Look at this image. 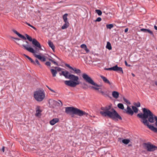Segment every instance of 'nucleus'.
Returning <instances> with one entry per match:
<instances>
[{"label":"nucleus","mask_w":157,"mask_h":157,"mask_svg":"<svg viewBox=\"0 0 157 157\" xmlns=\"http://www.w3.org/2000/svg\"><path fill=\"white\" fill-rule=\"evenodd\" d=\"M60 102H61V105H62V103L61 102V101H60Z\"/></svg>","instance_id":"55"},{"label":"nucleus","mask_w":157,"mask_h":157,"mask_svg":"<svg viewBox=\"0 0 157 157\" xmlns=\"http://www.w3.org/2000/svg\"><path fill=\"white\" fill-rule=\"evenodd\" d=\"M112 95L114 98L117 99L119 97V93L117 91H113L112 92Z\"/></svg>","instance_id":"20"},{"label":"nucleus","mask_w":157,"mask_h":157,"mask_svg":"<svg viewBox=\"0 0 157 157\" xmlns=\"http://www.w3.org/2000/svg\"><path fill=\"white\" fill-rule=\"evenodd\" d=\"M98 91L101 93L102 95H104L105 97L108 96V95L107 94H105L103 91H102L101 89H100L98 90Z\"/></svg>","instance_id":"28"},{"label":"nucleus","mask_w":157,"mask_h":157,"mask_svg":"<svg viewBox=\"0 0 157 157\" xmlns=\"http://www.w3.org/2000/svg\"><path fill=\"white\" fill-rule=\"evenodd\" d=\"M128 31V29L127 28L126 29H125L124 30V32L125 33H126Z\"/></svg>","instance_id":"46"},{"label":"nucleus","mask_w":157,"mask_h":157,"mask_svg":"<svg viewBox=\"0 0 157 157\" xmlns=\"http://www.w3.org/2000/svg\"><path fill=\"white\" fill-rule=\"evenodd\" d=\"M26 37L27 39L30 41H32V44L33 45H34L35 46L38 47L40 49L41 48V45L40 43L35 39H33V40L32 38L29 36L27 34H25Z\"/></svg>","instance_id":"7"},{"label":"nucleus","mask_w":157,"mask_h":157,"mask_svg":"<svg viewBox=\"0 0 157 157\" xmlns=\"http://www.w3.org/2000/svg\"><path fill=\"white\" fill-rule=\"evenodd\" d=\"M34 97L37 101H42L45 98V94L44 90H39L35 91L34 93Z\"/></svg>","instance_id":"5"},{"label":"nucleus","mask_w":157,"mask_h":157,"mask_svg":"<svg viewBox=\"0 0 157 157\" xmlns=\"http://www.w3.org/2000/svg\"><path fill=\"white\" fill-rule=\"evenodd\" d=\"M48 43L49 47H50L54 51L55 49V47L52 42L51 40H49L48 41Z\"/></svg>","instance_id":"21"},{"label":"nucleus","mask_w":157,"mask_h":157,"mask_svg":"<svg viewBox=\"0 0 157 157\" xmlns=\"http://www.w3.org/2000/svg\"><path fill=\"white\" fill-rule=\"evenodd\" d=\"M34 55L35 57L40 60L44 62L46 61L45 58L43 56H41L40 55H37L36 54H34Z\"/></svg>","instance_id":"15"},{"label":"nucleus","mask_w":157,"mask_h":157,"mask_svg":"<svg viewBox=\"0 0 157 157\" xmlns=\"http://www.w3.org/2000/svg\"><path fill=\"white\" fill-rule=\"evenodd\" d=\"M55 68L57 70L59 71H61V70L62 69V68H61L60 67H55Z\"/></svg>","instance_id":"37"},{"label":"nucleus","mask_w":157,"mask_h":157,"mask_svg":"<svg viewBox=\"0 0 157 157\" xmlns=\"http://www.w3.org/2000/svg\"><path fill=\"white\" fill-rule=\"evenodd\" d=\"M92 88L95 90H98L100 89V88H97L96 87H94V86L92 87Z\"/></svg>","instance_id":"40"},{"label":"nucleus","mask_w":157,"mask_h":157,"mask_svg":"<svg viewBox=\"0 0 157 157\" xmlns=\"http://www.w3.org/2000/svg\"><path fill=\"white\" fill-rule=\"evenodd\" d=\"M53 101L54 102V103L56 104V105H58V104H59L60 105V104H59V102H57L56 101H55L54 100Z\"/></svg>","instance_id":"41"},{"label":"nucleus","mask_w":157,"mask_h":157,"mask_svg":"<svg viewBox=\"0 0 157 157\" xmlns=\"http://www.w3.org/2000/svg\"><path fill=\"white\" fill-rule=\"evenodd\" d=\"M123 99L124 101L125 102H126V103H127V104H128L129 105L130 104V102L127 99L125 98L124 97L123 98Z\"/></svg>","instance_id":"32"},{"label":"nucleus","mask_w":157,"mask_h":157,"mask_svg":"<svg viewBox=\"0 0 157 157\" xmlns=\"http://www.w3.org/2000/svg\"><path fill=\"white\" fill-rule=\"evenodd\" d=\"M23 56H25L31 62V63H33L34 64H36V63L31 58L29 57L28 56L24 54Z\"/></svg>","instance_id":"22"},{"label":"nucleus","mask_w":157,"mask_h":157,"mask_svg":"<svg viewBox=\"0 0 157 157\" xmlns=\"http://www.w3.org/2000/svg\"><path fill=\"white\" fill-rule=\"evenodd\" d=\"M101 109L102 111H100V113L103 116H108L113 120L117 119V120L118 119L121 120L122 119L121 117L115 110L113 108L111 109L110 105L102 107L101 108Z\"/></svg>","instance_id":"2"},{"label":"nucleus","mask_w":157,"mask_h":157,"mask_svg":"<svg viewBox=\"0 0 157 157\" xmlns=\"http://www.w3.org/2000/svg\"><path fill=\"white\" fill-rule=\"evenodd\" d=\"M154 28H155V29L156 30H157V26H156L155 25L154 26Z\"/></svg>","instance_id":"51"},{"label":"nucleus","mask_w":157,"mask_h":157,"mask_svg":"<svg viewBox=\"0 0 157 157\" xmlns=\"http://www.w3.org/2000/svg\"><path fill=\"white\" fill-rule=\"evenodd\" d=\"M26 42L27 43V44H28V42L27 41H26Z\"/></svg>","instance_id":"56"},{"label":"nucleus","mask_w":157,"mask_h":157,"mask_svg":"<svg viewBox=\"0 0 157 157\" xmlns=\"http://www.w3.org/2000/svg\"><path fill=\"white\" fill-rule=\"evenodd\" d=\"M95 12L98 14L99 16H101L102 14V12L99 10H95Z\"/></svg>","instance_id":"30"},{"label":"nucleus","mask_w":157,"mask_h":157,"mask_svg":"<svg viewBox=\"0 0 157 157\" xmlns=\"http://www.w3.org/2000/svg\"><path fill=\"white\" fill-rule=\"evenodd\" d=\"M50 70L52 73V76L53 77H56L57 74V72L56 70L52 69H51Z\"/></svg>","instance_id":"23"},{"label":"nucleus","mask_w":157,"mask_h":157,"mask_svg":"<svg viewBox=\"0 0 157 157\" xmlns=\"http://www.w3.org/2000/svg\"><path fill=\"white\" fill-rule=\"evenodd\" d=\"M13 31L15 34H16L17 35L19 36L20 38H21L22 39L26 40V38L24 36L21 35L18 33L17 32L16 30L14 29L13 30Z\"/></svg>","instance_id":"14"},{"label":"nucleus","mask_w":157,"mask_h":157,"mask_svg":"<svg viewBox=\"0 0 157 157\" xmlns=\"http://www.w3.org/2000/svg\"><path fill=\"white\" fill-rule=\"evenodd\" d=\"M65 66L66 67H68L70 69L74 71L75 73L76 74H80V73H81V71L79 69H77L75 67L73 68L72 67L70 66V65L69 64L67 63H66L65 64Z\"/></svg>","instance_id":"10"},{"label":"nucleus","mask_w":157,"mask_h":157,"mask_svg":"<svg viewBox=\"0 0 157 157\" xmlns=\"http://www.w3.org/2000/svg\"><path fill=\"white\" fill-rule=\"evenodd\" d=\"M124 63H125V65L126 66H129V67H130V65H128L127 63V62L126 61H124Z\"/></svg>","instance_id":"44"},{"label":"nucleus","mask_w":157,"mask_h":157,"mask_svg":"<svg viewBox=\"0 0 157 157\" xmlns=\"http://www.w3.org/2000/svg\"><path fill=\"white\" fill-rule=\"evenodd\" d=\"M42 111L40 107V106H37L36 108V113L35 116L37 117H40L41 115V113Z\"/></svg>","instance_id":"11"},{"label":"nucleus","mask_w":157,"mask_h":157,"mask_svg":"<svg viewBox=\"0 0 157 157\" xmlns=\"http://www.w3.org/2000/svg\"><path fill=\"white\" fill-rule=\"evenodd\" d=\"M132 108L133 111L135 113H137L138 109L135 106H132Z\"/></svg>","instance_id":"29"},{"label":"nucleus","mask_w":157,"mask_h":157,"mask_svg":"<svg viewBox=\"0 0 157 157\" xmlns=\"http://www.w3.org/2000/svg\"><path fill=\"white\" fill-rule=\"evenodd\" d=\"M68 22H65V23L62 26V29H64L67 28L69 26Z\"/></svg>","instance_id":"25"},{"label":"nucleus","mask_w":157,"mask_h":157,"mask_svg":"<svg viewBox=\"0 0 157 157\" xmlns=\"http://www.w3.org/2000/svg\"><path fill=\"white\" fill-rule=\"evenodd\" d=\"M124 112H125L127 114H130L131 115H132L134 113V112L132 110V109L128 106L127 107V109H124Z\"/></svg>","instance_id":"13"},{"label":"nucleus","mask_w":157,"mask_h":157,"mask_svg":"<svg viewBox=\"0 0 157 157\" xmlns=\"http://www.w3.org/2000/svg\"><path fill=\"white\" fill-rule=\"evenodd\" d=\"M35 62H36V63L39 66V67H42V66L40 64L39 62L38 61V60L37 59H36V60H35Z\"/></svg>","instance_id":"34"},{"label":"nucleus","mask_w":157,"mask_h":157,"mask_svg":"<svg viewBox=\"0 0 157 157\" xmlns=\"http://www.w3.org/2000/svg\"><path fill=\"white\" fill-rule=\"evenodd\" d=\"M65 112L67 114H70L72 113L73 114L80 116L83 115L87 116L88 115L85 112L77 108L73 107H68L65 108Z\"/></svg>","instance_id":"4"},{"label":"nucleus","mask_w":157,"mask_h":157,"mask_svg":"<svg viewBox=\"0 0 157 157\" xmlns=\"http://www.w3.org/2000/svg\"><path fill=\"white\" fill-rule=\"evenodd\" d=\"M59 121V119L58 118H54L50 121V124L51 125H53Z\"/></svg>","instance_id":"17"},{"label":"nucleus","mask_w":157,"mask_h":157,"mask_svg":"<svg viewBox=\"0 0 157 157\" xmlns=\"http://www.w3.org/2000/svg\"><path fill=\"white\" fill-rule=\"evenodd\" d=\"M82 76L84 79L87 83L97 87L99 86L98 84L94 82L91 77L86 74L83 73Z\"/></svg>","instance_id":"6"},{"label":"nucleus","mask_w":157,"mask_h":157,"mask_svg":"<svg viewBox=\"0 0 157 157\" xmlns=\"http://www.w3.org/2000/svg\"><path fill=\"white\" fill-rule=\"evenodd\" d=\"M67 16L68 14L67 13H65L64 14L63 16V21L65 22H68L67 18Z\"/></svg>","instance_id":"24"},{"label":"nucleus","mask_w":157,"mask_h":157,"mask_svg":"<svg viewBox=\"0 0 157 157\" xmlns=\"http://www.w3.org/2000/svg\"><path fill=\"white\" fill-rule=\"evenodd\" d=\"M26 24H27L28 25H29V26H30V27H32V25H30V24H29V23H26Z\"/></svg>","instance_id":"47"},{"label":"nucleus","mask_w":157,"mask_h":157,"mask_svg":"<svg viewBox=\"0 0 157 157\" xmlns=\"http://www.w3.org/2000/svg\"><path fill=\"white\" fill-rule=\"evenodd\" d=\"M155 84L157 86V80L155 82Z\"/></svg>","instance_id":"50"},{"label":"nucleus","mask_w":157,"mask_h":157,"mask_svg":"<svg viewBox=\"0 0 157 157\" xmlns=\"http://www.w3.org/2000/svg\"><path fill=\"white\" fill-rule=\"evenodd\" d=\"M143 113H140L137 116L141 118V121L151 130L157 133V128L153 125H149V122L153 123L155 121V125L157 127V117L154 115L149 109L145 108L143 109Z\"/></svg>","instance_id":"1"},{"label":"nucleus","mask_w":157,"mask_h":157,"mask_svg":"<svg viewBox=\"0 0 157 157\" xmlns=\"http://www.w3.org/2000/svg\"><path fill=\"white\" fill-rule=\"evenodd\" d=\"M144 145L147 151H153L157 148L156 146L151 144L150 143H144Z\"/></svg>","instance_id":"8"},{"label":"nucleus","mask_w":157,"mask_h":157,"mask_svg":"<svg viewBox=\"0 0 157 157\" xmlns=\"http://www.w3.org/2000/svg\"><path fill=\"white\" fill-rule=\"evenodd\" d=\"M22 46L25 48V49H26L29 52L33 53L35 52V50L33 48L31 47H29V45H25V44H22Z\"/></svg>","instance_id":"12"},{"label":"nucleus","mask_w":157,"mask_h":157,"mask_svg":"<svg viewBox=\"0 0 157 157\" xmlns=\"http://www.w3.org/2000/svg\"><path fill=\"white\" fill-rule=\"evenodd\" d=\"M117 107L118 108L121 109H124V106L123 104L120 103L118 104Z\"/></svg>","instance_id":"27"},{"label":"nucleus","mask_w":157,"mask_h":157,"mask_svg":"<svg viewBox=\"0 0 157 157\" xmlns=\"http://www.w3.org/2000/svg\"><path fill=\"white\" fill-rule=\"evenodd\" d=\"M84 50L87 52H88L90 51L87 48V47H86V48L84 49Z\"/></svg>","instance_id":"42"},{"label":"nucleus","mask_w":157,"mask_h":157,"mask_svg":"<svg viewBox=\"0 0 157 157\" xmlns=\"http://www.w3.org/2000/svg\"><path fill=\"white\" fill-rule=\"evenodd\" d=\"M140 30L141 31L145 32V33H148L150 34L151 35H153L154 34L153 32L150 30L149 29H140Z\"/></svg>","instance_id":"18"},{"label":"nucleus","mask_w":157,"mask_h":157,"mask_svg":"<svg viewBox=\"0 0 157 157\" xmlns=\"http://www.w3.org/2000/svg\"><path fill=\"white\" fill-rule=\"evenodd\" d=\"M134 105L137 107H140V102L135 103Z\"/></svg>","instance_id":"33"},{"label":"nucleus","mask_w":157,"mask_h":157,"mask_svg":"<svg viewBox=\"0 0 157 157\" xmlns=\"http://www.w3.org/2000/svg\"><path fill=\"white\" fill-rule=\"evenodd\" d=\"M106 27L107 29H110L113 27V25L112 24H109V25H106Z\"/></svg>","instance_id":"31"},{"label":"nucleus","mask_w":157,"mask_h":157,"mask_svg":"<svg viewBox=\"0 0 157 157\" xmlns=\"http://www.w3.org/2000/svg\"><path fill=\"white\" fill-rule=\"evenodd\" d=\"M101 18L100 17H98L96 19V20H95V21L99 22V21H101Z\"/></svg>","instance_id":"38"},{"label":"nucleus","mask_w":157,"mask_h":157,"mask_svg":"<svg viewBox=\"0 0 157 157\" xmlns=\"http://www.w3.org/2000/svg\"><path fill=\"white\" fill-rule=\"evenodd\" d=\"M118 141L120 142L122 141V143L125 144H128L130 142V140L129 139H124L122 140V138H118Z\"/></svg>","instance_id":"19"},{"label":"nucleus","mask_w":157,"mask_h":157,"mask_svg":"<svg viewBox=\"0 0 157 157\" xmlns=\"http://www.w3.org/2000/svg\"><path fill=\"white\" fill-rule=\"evenodd\" d=\"M59 74L60 76L63 75L65 78L70 79V80H66L64 81L65 84L67 86L75 87L80 84V82L78 81V76L69 73L68 71H61V73H59Z\"/></svg>","instance_id":"3"},{"label":"nucleus","mask_w":157,"mask_h":157,"mask_svg":"<svg viewBox=\"0 0 157 157\" xmlns=\"http://www.w3.org/2000/svg\"><path fill=\"white\" fill-rule=\"evenodd\" d=\"M2 151L3 152H4V151H5V148H4V147H3L2 148Z\"/></svg>","instance_id":"48"},{"label":"nucleus","mask_w":157,"mask_h":157,"mask_svg":"<svg viewBox=\"0 0 157 157\" xmlns=\"http://www.w3.org/2000/svg\"><path fill=\"white\" fill-rule=\"evenodd\" d=\"M47 87L48 89L49 90H50L51 92H52L53 93H55L56 92L55 91L51 89L50 88L49 86H46Z\"/></svg>","instance_id":"35"},{"label":"nucleus","mask_w":157,"mask_h":157,"mask_svg":"<svg viewBox=\"0 0 157 157\" xmlns=\"http://www.w3.org/2000/svg\"><path fill=\"white\" fill-rule=\"evenodd\" d=\"M48 60H49L50 61H51V62H52V59H48Z\"/></svg>","instance_id":"53"},{"label":"nucleus","mask_w":157,"mask_h":157,"mask_svg":"<svg viewBox=\"0 0 157 157\" xmlns=\"http://www.w3.org/2000/svg\"><path fill=\"white\" fill-rule=\"evenodd\" d=\"M12 38L13 39H15V40H17L19 41L20 40V39H19V38H14L13 37H12Z\"/></svg>","instance_id":"45"},{"label":"nucleus","mask_w":157,"mask_h":157,"mask_svg":"<svg viewBox=\"0 0 157 157\" xmlns=\"http://www.w3.org/2000/svg\"><path fill=\"white\" fill-rule=\"evenodd\" d=\"M45 64L48 66H50L51 65V63L49 62H47L45 63Z\"/></svg>","instance_id":"39"},{"label":"nucleus","mask_w":157,"mask_h":157,"mask_svg":"<svg viewBox=\"0 0 157 157\" xmlns=\"http://www.w3.org/2000/svg\"><path fill=\"white\" fill-rule=\"evenodd\" d=\"M52 62L54 64H55L56 65H58V63L53 60H52Z\"/></svg>","instance_id":"43"},{"label":"nucleus","mask_w":157,"mask_h":157,"mask_svg":"<svg viewBox=\"0 0 157 157\" xmlns=\"http://www.w3.org/2000/svg\"><path fill=\"white\" fill-rule=\"evenodd\" d=\"M16 43L17 44H18V45H19V43H18L17 42H16Z\"/></svg>","instance_id":"54"},{"label":"nucleus","mask_w":157,"mask_h":157,"mask_svg":"<svg viewBox=\"0 0 157 157\" xmlns=\"http://www.w3.org/2000/svg\"><path fill=\"white\" fill-rule=\"evenodd\" d=\"M80 47L81 48L84 49L87 46L85 44H82L81 45Z\"/></svg>","instance_id":"36"},{"label":"nucleus","mask_w":157,"mask_h":157,"mask_svg":"<svg viewBox=\"0 0 157 157\" xmlns=\"http://www.w3.org/2000/svg\"><path fill=\"white\" fill-rule=\"evenodd\" d=\"M106 48L109 50H111L112 49V47L111 46V44L109 42H107V44L106 46Z\"/></svg>","instance_id":"26"},{"label":"nucleus","mask_w":157,"mask_h":157,"mask_svg":"<svg viewBox=\"0 0 157 157\" xmlns=\"http://www.w3.org/2000/svg\"><path fill=\"white\" fill-rule=\"evenodd\" d=\"M100 77L105 83L108 84L109 85H112L111 83L106 77L102 75Z\"/></svg>","instance_id":"16"},{"label":"nucleus","mask_w":157,"mask_h":157,"mask_svg":"<svg viewBox=\"0 0 157 157\" xmlns=\"http://www.w3.org/2000/svg\"><path fill=\"white\" fill-rule=\"evenodd\" d=\"M105 69L107 70H113L117 71L119 73L121 72L122 74L123 73L122 68L118 67L117 65L111 68H106Z\"/></svg>","instance_id":"9"},{"label":"nucleus","mask_w":157,"mask_h":157,"mask_svg":"<svg viewBox=\"0 0 157 157\" xmlns=\"http://www.w3.org/2000/svg\"><path fill=\"white\" fill-rule=\"evenodd\" d=\"M31 27L32 28H33L34 30H36V29L34 26H32V27Z\"/></svg>","instance_id":"49"},{"label":"nucleus","mask_w":157,"mask_h":157,"mask_svg":"<svg viewBox=\"0 0 157 157\" xmlns=\"http://www.w3.org/2000/svg\"><path fill=\"white\" fill-rule=\"evenodd\" d=\"M132 75L133 76V77H135V75L133 73H132Z\"/></svg>","instance_id":"52"}]
</instances>
